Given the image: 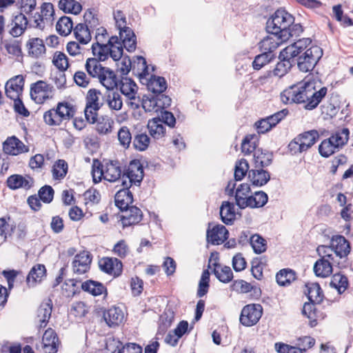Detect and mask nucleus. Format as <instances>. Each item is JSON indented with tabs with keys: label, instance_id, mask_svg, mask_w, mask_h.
<instances>
[{
	"label": "nucleus",
	"instance_id": "f257e3e1",
	"mask_svg": "<svg viewBox=\"0 0 353 353\" xmlns=\"http://www.w3.org/2000/svg\"><path fill=\"white\" fill-rule=\"evenodd\" d=\"M92 51L94 58L100 61H105L109 57L114 61H119L122 58L123 49L119 37L112 36L107 43H93Z\"/></svg>",
	"mask_w": 353,
	"mask_h": 353
},
{
	"label": "nucleus",
	"instance_id": "f03ea898",
	"mask_svg": "<svg viewBox=\"0 0 353 353\" xmlns=\"http://www.w3.org/2000/svg\"><path fill=\"white\" fill-rule=\"evenodd\" d=\"M75 113L74 106L69 102H59L55 108H53L43 114L45 123L50 126H59L63 122L69 121Z\"/></svg>",
	"mask_w": 353,
	"mask_h": 353
},
{
	"label": "nucleus",
	"instance_id": "7ed1b4c3",
	"mask_svg": "<svg viewBox=\"0 0 353 353\" xmlns=\"http://www.w3.org/2000/svg\"><path fill=\"white\" fill-rule=\"evenodd\" d=\"M317 252L323 254L324 256H336L339 259L346 258L350 252V245L346 239L341 235L333 236L330 241V245H319Z\"/></svg>",
	"mask_w": 353,
	"mask_h": 353
},
{
	"label": "nucleus",
	"instance_id": "20e7f679",
	"mask_svg": "<svg viewBox=\"0 0 353 353\" xmlns=\"http://www.w3.org/2000/svg\"><path fill=\"white\" fill-rule=\"evenodd\" d=\"M294 21L293 16L285 10L278 9L268 19L266 23V29L269 33L279 35L286 33V29Z\"/></svg>",
	"mask_w": 353,
	"mask_h": 353
},
{
	"label": "nucleus",
	"instance_id": "39448f33",
	"mask_svg": "<svg viewBox=\"0 0 353 353\" xmlns=\"http://www.w3.org/2000/svg\"><path fill=\"white\" fill-rule=\"evenodd\" d=\"M308 80H304L296 85H293L281 93V100L283 103H301L306 104L307 101Z\"/></svg>",
	"mask_w": 353,
	"mask_h": 353
},
{
	"label": "nucleus",
	"instance_id": "423d86ee",
	"mask_svg": "<svg viewBox=\"0 0 353 353\" xmlns=\"http://www.w3.org/2000/svg\"><path fill=\"white\" fill-rule=\"evenodd\" d=\"M143 176V168L141 162L139 160H132L126 169L123 170L121 185L124 188L139 186Z\"/></svg>",
	"mask_w": 353,
	"mask_h": 353
},
{
	"label": "nucleus",
	"instance_id": "0eeeda50",
	"mask_svg": "<svg viewBox=\"0 0 353 353\" xmlns=\"http://www.w3.org/2000/svg\"><path fill=\"white\" fill-rule=\"evenodd\" d=\"M323 55L322 49L317 46H312L302 55L297 58V66L300 71H312Z\"/></svg>",
	"mask_w": 353,
	"mask_h": 353
},
{
	"label": "nucleus",
	"instance_id": "6e6552de",
	"mask_svg": "<svg viewBox=\"0 0 353 353\" xmlns=\"http://www.w3.org/2000/svg\"><path fill=\"white\" fill-rule=\"evenodd\" d=\"M228 196H234L236 204L241 209H245V204L250 196V186L248 183L236 185L235 181H230L225 190Z\"/></svg>",
	"mask_w": 353,
	"mask_h": 353
},
{
	"label": "nucleus",
	"instance_id": "1a4fd4ad",
	"mask_svg": "<svg viewBox=\"0 0 353 353\" xmlns=\"http://www.w3.org/2000/svg\"><path fill=\"white\" fill-rule=\"evenodd\" d=\"M319 138L316 130H310L299 134L289 143L290 150L294 153H301L311 148Z\"/></svg>",
	"mask_w": 353,
	"mask_h": 353
},
{
	"label": "nucleus",
	"instance_id": "9d476101",
	"mask_svg": "<svg viewBox=\"0 0 353 353\" xmlns=\"http://www.w3.org/2000/svg\"><path fill=\"white\" fill-rule=\"evenodd\" d=\"M327 92L326 87H321V82L315 79H309L307 84V101L305 108L312 110L317 107Z\"/></svg>",
	"mask_w": 353,
	"mask_h": 353
},
{
	"label": "nucleus",
	"instance_id": "9b49d317",
	"mask_svg": "<svg viewBox=\"0 0 353 353\" xmlns=\"http://www.w3.org/2000/svg\"><path fill=\"white\" fill-rule=\"evenodd\" d=\"M119 89L128 101V105L134 110L139 108L140 99L137 97L138 86L136 83L130 78L123 77L120 81Z\"/></svg>",
	"mask_w": 353,
	"mask_h": 353
},
{
	"label": "nucleus",
	"instance_id": "f8f14e48",
	"mask_svg": "<svg viewBox=\"0 0 353 353\" xmlns=\"http://www.w3.org/2000/svg\"><path fill=\"white\" fill-rule=\"evenodd\" d=\"M263 314V307L260 304H248L245 305L240 315V323L246 327L256 325Z\"/></svg>",
	"mask_w": 353,
	"mask_h": 353
},
{
	"label": "nucleus",
	"instance_id": "ddd939ff",
	"mask_svg": "<svg viewBox=\"0 0 353 353\" xmlns=\"http://www.w3.org/2000/svg\"><path fill=\"white\" fill-rule=\"evenodd\" d=\"M285 55L286 54L282 55V50L280 52L279 56L280 61L277 63L274 69L272 71H269L266 75L261 76L259 78V81L261 84L265 83L272 75L281 78L290 71L294 63V60H292L288 56Z\"/></svg>",
	"mask_w": 353,
	"mask_h": 353
},
{
	"label": "nucleus",
	"instance_id": "4468645a",
	"mask_svg": "<svg viewBox=\"0 0 353 353\" xmlns=\"http://www.w3.org/2000/svg\"><path fill=\"white\" fill-rule=\"evenodd\" d=\"M53 87L43 81H38L30 86V96L37 103H43L52 97Z\"/></svg>",
	"mask_w": 353,
	"mask_h": 353
},
{
	"label": "nucleus",
	"instance_id": "2eb2a0df",
	"mask_svg": "<svg viewBox=\"0 0 353 353\" xmlns=\"http://www.w3.org/2000/svg\"><path fill=\"white\" fill-rule=\"evenodd\" d=\"M321 259L316 261L314 265V272L317 276L327 277L332 272V265H339V262L335 260L334 256H324L323 254L318 252Z\"/></svg>",
	"mask_w": 353,
	"mask_h": 353
},
{
	"label": "nucleus",
	"instance_id": "dca6fc26",
	"mask_svg": "<svg viewBox=\"0 0 353 353\" xmlns=\"http://www.w3.org/2000/svg\"><path fill=\"white\" fill-rule=\"evenodd\" d=\"M312 46V40L310 38H303L288 46L282 50V55L286 54L290 59L293 60L294 57H299V55L308 50Z\"/></svg>",
	"mask_w": 353,
	"mask_h": 353
},
{
	"label": "nucleus",
	"instance_id": "f3484780",
	"mask_svg": "<svg viewBox=\"0 0 353 353\" xmlns=\"http://www.w3.org/2000/svg\"><path fill=\"white\" fill-rule=\"evenodd\" d=\"M92 259L88 252H82L75 255L72 261V269L75 274L81 275L88 271Z\"/></svg>",
	"mask_w": 353,
	"mask_h": 353
},
{
	"label": "nucleus",
	"instance_id": "a211bd4d",
	"mask_svg": "<svg viewBox=\"0 0 353 353\" xmlns=\"http://www.w3.org/2000/svg\"><path fill=\"white\" fill-rule=\"evenodd\" d=\"M105 180L109 182H116L121 180L123 170L118 161H108L103 163Z\"/></svg>",
	"mask_w": 353,
	"mask_h": 353
},
{
	"label": "nucleus",
	"instance_id": "6ab92c4d",
	"mask_svg": "<svg viewBox=\"0 0 353 353\" xmlns=\"http://www.w3.org/2000/svg\"><path fill=\"white\" fill-rule=\"evenodd\" d=\"M3 152L7 154L18 155L28 152L29 148L14 136L8 137L3 143Z\"/></svg>",
	"mask_w": 353,
	"mask_h": 353
},
{
	"label": "nucleus",
	"instance_id": "aec40b11",
	"mask_svg": "<svg viewBox=\"0 0 353 353\" xmlns=\"http://www.w3.org/2000/svg\"><path fill=\"white\" fill-rule=\"evenodd\" d=\"M99 265L103 272L114 276H118L122 272V263L117 258H103L99 261Z\"/></svg>",
	"mask_w": 353,
	"mask_h": 353
},
{
	"label": "nucleus",
	"instance_id": "412c9836",
	"mask_svg": "<svg viewBox=\"0 0 353 353\" xmlns=\"http://www.w3.org/2000/svg\"><path fill=\"white\" fill-rule=\"evenodd\" d=\"M141 83L147 86L148 90L153 93L161 94L167 88V83L163 77L149 75L141 77Z\"/></svg>",
	"mask_w": 353,
	"mask_h": 353
},
{
	"label": "nucleus",
	"instance_id": "4be33fe9",
	"mask_svg": "<svg viewBox=\"0 0 353 353\" xmlns=\"http://www.w3.org/2000/svg\"><path fill=\"white\" fill-rule=\"evenodd\" d=\"M24 85V79L21 75H17L10 79L5 85L6 94L11 99L19 97Z\"/></svg>",
	"mask_w": 353,
	"mask_h": 353
},
{
	"label": "nucleus",
	"instance_id": "5701e85b",
	"mask_svg": "<svg viewBox=\"0 0 353 353\" xmlns=\"http://www.w3.org/2000/svg\"><path fill=\"white\" fill-rule=\"evenodd\" d=\"M103 317L109 327H114L123 322L125 314L121 307L113 306L103 312Z\"/></svg>",
	"mask_w": 353,
	"mask_h": 353
},
{
	"label": "nucleus",
	"instance_id": "b1692460",
	"mask_svg": "<svg viewBox=\"0 0 353 353\" xmlns=\"http://www.w3.org/2000/svg\"><path fill=\"white\" fill-rule=\"evenodd\" d=\"M283 42L281 35L270 33L259 42V46L261 52L273 53Z\"/></svg>",
	"mask_w": 353,
	"mask_h": 353
},
{
	"label": "nucleus",
	"instance_id": "393cba45",
	"mask_svg": "<svg viewBox=\"0 0 353 353\" xmlns=\"http://www.w3.org/2000/svg\"><path fill=\"white\" fill-rule=\"evenodd\" d=\"M59 339L54 330H46L42 338V347L46 353H57L59 347Z\"/></svg>",
	"mask_w": 353,
	"mask_h": 353
},
{
	"label": "nucleus",
	"instance_id": "a878e982",
	"mask_svg": "<svg viewBox=\"0 0 353 353\" xmlns=\"http://www.w3.org/2000/svg\"><path fill=\"white\" fill-rule=\"evenodd\" d=\"M123 211L121 221L124 228L137 224L142 219V212L136 206H130Z\"/></svg>",
	"mask_w": 353,
	"mask_h": 353
},
{
	"label": "nucleus",
	"instance_id": "bb28decb",
	"mask_svg": "<svg viewBox=\"0 0 353 353\" xmlns=\"http://www.w3.org/2000/svg\"><path fill=\"white\" fill-rule=\"evenodd\" d=\"M228 231L225 226L216 225L207 231V239L214 245L223 243L227 239Z\"/></svg>",
	"mask_w": 353,
	"mask_h": 353
},
{
	"label": "nucleus",
	"instance_id": "cd10ccee",
	"mask_svg": "<svg viewBox=\"0 0 353 353\" xmlns=\"http://www.w3.org/2000/svg\"><path fill=\"white\" fill-rule=\"evenodd\" d=\"M41 14L38 17L34 16V23L37 28L43 29L44 28V21L51 22L53 19L54 8L50 3H43L41 9Z\"/></svg>",
	"mask_w": 353,
	"mask_h": 353
},
{
	"label": "nucleus",
	"instance_id": "c85d7f7f",
	"mask_svg": "<svg viewBox=\"0 0 353 353\" xmlns=\"http://www.w3.org/2000/svg\"><path fill=\"white\" fill-rule=\"evenodd\" d=\"M129 188L123 187V189L119 190L114 196L116 205L122 211L128 208L133 201V196Z\"/></svg>",
	"mask_w": 353,
	"mask_h": 353
},
{
	"label": "nucleus",
	"instance_id": "c756f323",
	"mask_svg": "<svg viewBox=\"0 0 353 353\" xmlns=\"http://www.w3.org/2000/svg\"><path fill=\"white\" fill-rule=\"evenodd\" d=\"M119 41H122V46L129 51L132 52L136 49V37L132 30L128 27L119 30Z\"/></svg>",
	"mask_w": 353,
	"mask_h": 353
},
{
	"label": "nucleus",
	"instance_id": "7c9ffc66",
	"mask_svg": "<svg viewBox=\"0 0 353 353\" xmlns=\"http://www.w3.org/2000/svg\"><path fill=\"white\" fill-rule=\"evenodd\" d=\"M32 179L29 176L13 174L8 177L7 185L12 190L18 188L29 189L32 186Z\"/></svg>",
	"mask_w": 353,
	"mask_h": 353
},
{
	"label": "nucleus",
	"instance_id": "2f4dec72",
	"mask_svg": "<svg viewBox=\"0 0 353 353\" xmlns=\"http://www.w3.org/2000/svg\"><path fill=\"white\" fill-rule=\"evenodd\" d=\"M46 270L43 265L37 264L34 265L27 276V284L30 287L34 286L37 283L41 282L43 278L46 276Z\"/></svg>",
	"mask_w": 353,
	"mask_h": 353
},
{
	"label": "nucleus",
	"instance_id": "473e14b6",
	"mask_svg": "<svg viewBox=\"0 0 353 353\" xmlns=\"http://www.w3.org/2000/svg\"><path fill=\"white\" fill-rule=\"evenodd\" d=\"M220 216L226 225L232 224L236 218L234 205L229 201H223L220 208Z\"/></svg>",
	"mask_w": 353,
	"mask_h": 353
},
{
	"label": "nucleus",
	"instance_id": "72a5a7b5",
	"mask_svg": "<svg viewBox=\"0 0 353 353\" xmlns=\"http://www.w3.org/2000/svg\"><path fill=\"white\" fill-rule=\"evenodd\" d=\"M148 128L150 134L155 139L162 138L165 133V128L163 121L159 118H153L148 121Z\"/></svg>",
	"mask_w": 353,
	"mask_h": 353
},
{
	"label": "nucleus",
	"instance_id": "f704fd0d",
	"mask_svg": "<svg viewBox=\"0 0 353 353\" xmlns=\"http://www.w3.org/2000/svg\"><path fill=\"white\" fill-rule=\"evenodd\" d=\"M94 123L96 131L101 135H106L112 132L114 122L110 117L102 116L99 117Z\"/></svg>",
	"mask_w": 353,
	"mask_h": 353
},
{
	"label": "nucleus",
	"instance_id": "c9c22d12",
	"mask_svg": "<svg viewBox=\"0 0 353 353\" xmlns=\"http://www.w3.org/2000/svg\"><path fill=\"white\" fill-rule=\"evenodd\" d=\"M97 79L108 90H113L118 85L117 75L108 68H105L100 77Z\"/></svg>",
	"mask_w": 353,
	"mask_h": 353
},
{
	"label": "nucleus",
	"instance_id": "e433bc0d",
	"mask_svg": "<svg viewBox=\"0 0 353 353\" xmlns=\"http://www.w3.org/2000/svg\"><path fill=\"white\" fill-rule=\"evenodd\" d=\"M248 177L252 184L256 186H262L266 184L270 179L269 172L263 169L250 170Z\"/></svg>",
	"mask_w": 353,
	"mask_h": 353
},
{
	"label": "nucleus",
	"instance_id": "4c0bfd02",
	"mask_svg": "<svg viewBox=\"0 0 353 353\" xmlns=\"http://www.w3.org/2000/svg\"><path fill=\"white\" fill-rule=\"evenodd\" d=\"M268 200L267 194L263 191L255 192L254 194H250V199H248L245 204V208H259L264 206Z\"/></svg>",
	"mask_w": 353,
	"mask_h": 353
},
{
	"label": "nucleus",
	"instance_id": "58836bf2",
	"mask_svg": "<svg viewBox=\"0 0 353 353\" xmlns=\"http://www.w3.org/2000/svg\"><path fill=\"white\" fill-rule=\"evenodd\" d=\"M85 68L90 77L97 79L103 72L105 67H103L100 60L97 58H88L86 60Z\"/></svg>",
	"mask_w": 353,
	"mask_h": 353
},
{
	"label": "nucleus",
	"instance_id": "ea45409f",
	"mask_svg": "<svg viewBox=\"0 0 353 353\" xmlns=\"http://www.w3.org/2000/svg\"><path fill=\"white\" fill-rule=\"evenodd\" d=\"M52 304L51 300H48L41 304L37 311V318L40 327H46L52 314Z\"/></svg>",
	"mask_w": 353,
	"mask_h": 353
},
{
	"label": "nucleus",
	"instance_id": "a19ab883",
	"mask_svg": "<svg viewBox=\"0 0 353 353\" xmlns=\"http://www.w3.org/2000/svg\"><path fill=\"white\" fill-rule=\"evenodd\" d=\"M2 49H4L8 54L16 59L22 57V51L18 41L6 39L1 42Z\"/></svg>",
	"mask_w": 353,
	"mask_h": 353
},
{
	"label": "nucleus",
	"instance_id": "79ce46f5",
	"mask_svg": "<svg viewBox=\"0 0 353 353\" xmlns=\"http://www.w3.org/2000/svg\"><path fill=\"white\" fill-rule=\"evenodd\" d=\"M27 47L29 54L35 58L41 57L46 52V47L43 40L39 38L29 39Z\"/></svg>",
	"mask_w": 353,
	"mask_h": 353
},
{
	"label": "nucleus",
	"instance_id": "37998d69",
	"mask_svg": "<svg viewBox=\"0 0 353 353\" xmlns=\"http://www.w3.org/2000/svg\"><path fill=\"white\" fill-rule=\"evenodd\" d=\"M305 293L312 303H319L323 299V292L320 285L316 283H307Z\"/></svg>",
	"mask_w": 353,
	"mask_h": 353
},
{
	"label": "nucleus",
	"instance_id": "c03bdc74",
	"mask_svg": "<svg viewBox=\"0 0 353 353\" xmlns=\"http://www.w3.org/2000/svg\"><path fill=\"white\" fill-rule=\"evenodd\" d=\"M14 26L10 30V34L14 37L21 36L26 30L28 25V20L26 16L20 13L14 17L13 21Z\"/></svg>",
	"mask_w": 353,
	"mask_h": 353
},
{
	"label": "nucleus",
	"instance_id": "a18cd8bd",
	"mask_svg": "<svg viewBox=\"0 0 353 353\" xmlns=\"http://www.w3.org/2000/svg\"><path fill=\"white\" fill-rule=\"evenodd\" d=\"M271 153L257 148L254 153V162L256 168H263L269 165L272 161Z\"/></svg>",
	"mask_w": 353,
	"mask_h": 353
},
{
	"label": "nucleus",
	"instance_id": "49530a36",
	"mask_svg": "<svg viewBox=\"0 0 353 353\" xmlns=\"http://www.w3.org/2000/svg\"><path fill=\"white\" fill-rule=\"evenodd\" d=\"M74 34L77 40L81 44H87L91 40V30L83 23H79L74 28Z\"/></svg>",
	"mask_w": 353,
	"mask_h": 353
},
{
	"label": "nucleus",
	"instance_id": "de8ad7c7",
	"mask_svg": "<svg viewBox=\"0 0 353 353\" xmlns=\"http://www.w3.org/2000/svg\"><path fill=\"white\" fill-rule=\"evenodd\" d=\"M81 289L93 296H99L106 291L104 285L97 281L88 280L81 283Z\"/></svg>",
	"mask_w": 353,
	"mask_h": 353
},
{
	"label": "nucleus",
	"instance_id": "09e8293b",
	"mask_svg": "<svg viewBox=\"0 0 353 353\" xmlns=\"http://www.w3.org/2000/svg\"><path fill=\"white\" fill-rule=\"evenodd\" d=\"M214 274L221 282L226 283L232 279L233 273L230 267L216 263H214Z\"/></svg>",
	"mask_w": 353,
	"mask_h": 353
},
{
	"label": "nucleus",
	"instance_id": "8fccbe9b",
	"mask_svg": "<svg viewBox=\"0 0 353 353\" xmlns=\"http://www.w3.org/2000/svg\"><path fill=\"white\" fill-rule=\"evenodd\" d=\"M105 102L112 110H120L123 107V100L117 92H110L105 97Z\"/></svg>",
	"mask_w": 353,
	"mask_h": 353
},
{
	"label": "nucleus",
	"instance_id": "3c124183",
	"mask_svg": "<svg viewBox=\"0 0 353 353\" xmlns=\"http://www.w3.org/2000/svg\"><path fill=\"white\" fill-rule=\"evenodd\" d=\"M59 8L65 13L78 14L82 10L81 5L75 0H60Z\"/></svg>",
	"mask_w": 353,
	"mask_h": 353
},
{
	"label": "nucleus",
	"instance_id": "603ef678",
	"mask_svg": "<svg viewBox=\"0 0 353 353\" xmlns=\"http://www.w3.org/2000/svg\"><path fill=\"white\" fill-rule=\"evenodd\" d=\"M349 134L350 132L347 128H343L342 130H338L334 133L330 139L334 143V145L339 150L347 143Z\"/></svg>",
	"mask_w": 353,
	"mask_h": 353
},
{
	"label": "nucleus",
	"instance_id": "864d4df0",
	"mask_svg": "<svg viewBox=\"0 0 353 353\" xmlns=\"http://www.w3.org/2000/svg\"><path fill=\"white\" fill-rule=\"evenodd\" d=\"M73 23L70 17H62L56 25L57 31L61 36H68L72 30Z\"/></svg>",
	"mask_w": 353,
	"mask_h": 353
},
{
	"label": "nucleus",
	"instance_id": "5fc2aeb1",
	"mask_svg": "<svg viewBox=\"0 0 353 353\" xmlns=\"http://www.w3.org/2000/svg\"><path fill=\"white\" fill-rule=\"evenodd\" d=\"M330 286L337 290L339 294H342L347 288V278L343 274H335L332 277Z\"/></svg>",
	"mask_w": 353,
	"mask_h": 353
},
{
	"label": "nucleus",
	"instance_id": "6e6d98bb",
	"mask_svg": "<svg viewBox=\"0 0 353 353\" xmlns=\"http://www.w3.org/2000/svg\"><path fill=\"white\" fill-rule=\"evenodd\" d=\"M68 163L63 159H59L55 162L52 168V176L56 180L63 179L68 172Z\"/></svg>",
	"mask_w": 353,
	"mask_h": 353
},
{
	"label": "nucleus",
	"instance_id": "4d7b16f0",
	"mask_svg": "<svg viewBox=\"0 0 353 353\" xmlns=\"http://www.w3.org/2000/svg\"><path fill=\"white\" fill-rule=\"evenodd\" d=\"M274 59L275 55L274 53H265L262 52L261 54L255 57L252 62L253 68L259 70Z\"/></svg>",
	"mask_w": 353,
	"mask_h": 353
},
{
	"label": "nucleus",
	"instance_id": "13d9d810",
	"mask_svg": "<svg viewBox=\"0 0 353 353\" xmlns=\"http://www.w3.org/2000/svg\"><path fill=\"white\" fill-rule=\"evenodd\" d=\"M137 70V75L141 77H145L150 75L149 68L146 60L143 57H137L133 60V70Z\"/></svg>",
	"mask_w": 353,
	"mask_h": 353
},
{
	"label": "nucleus",
	"instance_id": "bf43d9fd",
	"mask_svg": "<svg viewBox=\"0 0 353 353\" xmlns=\"http://www.w3.org/2000/svg\"><path fill=\"white\" fill-rule=\"evenodd\" d=\"M339 150L332 141L328 138L323 140L319 146L320 154L323 157H329L335 152Z\"/></svg>",
	"mask_w": 353,
	"mask_h": 353
},
{
	"label": "nucleus",
	"instance_id": "052dcab7",
	"mask_svg": "<svg viewBox=\"0 0 353 353\" xmlns=\"http://www.w3.org/2000/svg\"><path fill=\"white\" fill-rule=\"evenodd\" d=\"M150 142V139L145 133H139L134 137L132 143L136 150L144 151L148 148Z\"/></svg>",
	"mask_w": 353,
	"mask_h": 353
},
{
	"label": "nucleus",
	"instance_id": "680f3d73",
	"mask_svg": "<svg viewBox=\"0 0 353 353\" xmlns=\"http://www.w3.org/2000/svg\"><path fill=\"white\" fill-rule=\"evenodd\" d=\"M276 282L280 285H285L295 279V274L291 270L283 269L276 275Z\"/></svg>",
	"mask_w": 353,
	"mask_h": 353
},
{
	"label": "nucleus",
	"instance_id": "e2e57ef3",
	"mask_svg": "<svg viewBox=\"0 0 353 353\" xmlns=\"http://www.w3.org/2000/svg\"><path fill=\"white\" fill-rule=\"evenodd\" d=\"M52 63L54 66L61 72L65 71L69 66L68 59L66 55L61 52H57L54 53Z\"/></svg>",
	"mask_w": 353,
	"mask_h": 353
},
{
	"label": "nucleus",
	"instance_id": "0e129e2a",
	"mask_svg": "<svg viewBox=\"0 0 353 353\" xmlns=\"http://www.w3.org/2000/svg\"><path fill=\"white\" fill-rule=\"evenodd\" d=\"M249 170V164L248 162L244 159H241L239 161L236 163L235 170H234V178L236 181H241L245 176L246 173Z\"/></svg>",
	"mask_w": 353,
	"mask_h": 353
},
{
	"label": "nucleus",
	"instance_id": "69168bd1",
	"mask_svg": "<svg viewBox=\"0 0 353 353\" xmlns=\"http://www.w3.org/2000/svg\"><path fill=\"white\" fill-rule=\"evenodd\" d=\"M142 107L145 112H158L160 110L157 96L144 97L142 100Z\"/></svg>",
	"mask_w": 353,
	"mask_h": 353
},
{
	"label": "nucleus",
	"instance_id": "338daca9",
	"mask_svg": "<svg viewBox=\"0 0 353 353\" xmlns=\"http://www.w3.org/2000/svg\"><path fill=\"white\" fill-rule=\"evenodd\" d=\"M250 244L256 254H261L266 250L265 240L259 234H254L251 236Z\"/></svg>",
	"mask_w": 353,
	"mask_h": 353
},
{
	"label": "nucleus",
	"instance_id": "774afa93",
	"mask_svg": "<svg viewBox=\"0 0 353 353\" xmlns=\"http://www.w3.org/2000/svg\"><path fill=\"white\" fill-rule=\"evenodd\" d=\"M88 310L89 307L84 302H75L72 305L70 314L81 319L88 312Z\"/></svg>",
	"mask_w": 353,
	"mask_h": 353
}]
</instances>
